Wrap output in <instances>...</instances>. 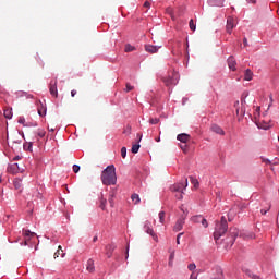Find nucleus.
Returning a JSON list of instances; mask_svg holds the SVG:
<instances>
[{
	"mask_svg": "<svg viewBox=\"0 0 279 279\" xmlns=\"http://www.w3.org/2000/svg\"><path fill=\"white\" fill-rule=\"evenodd\" d=\"M76 95H77V90L73 89V90L71 92V97H75Z\"/></svg>",
	"mask_w": 279,
	"mask_h": 279,
	"instance_id": "49530a36",
	"label": "nucleus"
},
{
	"mask_svg": "<svg viewBox=\"0 0 279 279\" xmlns=\"http://www.w3.org/2000/svg\"><path fill=\"white\" fill-rule=\"evenodd\" d=\"M134 49H135L134 46L128 44V45H125L124 51L126 53H130V51H134Z\"/></svg>",
	"mask_w": 279,
	"mask_h": 279,
	"instance_id": "c85d7f7f",
	"label": "nucleus"
},
{
	"mask_svg": "<svg viewBox=\"0 0 279 279\" xmlns=\"http://www.w3.org/2000/svg\"><path fill=\"white\" fill-rule=\"evenodd\" d=\"M131 199H132V202H134L135 204H140V203H141V196H138V194H133V195H131Z\"/></svg>",
	"mask_w": 279,
	"mask_h": 279,
	"instance_id": "b1692460",
	"label": "nucleus"
},
{
	"mask_svg": "<svg viewBox=\"0 0 279 279\" xmlns=\"http://www.w3.org/2000/svg\"><path fill=\"white\" fill-rule=\"evenodd\" d=\"M177 138L180 141V143H189V141H191V135L181 133L177 136Z\"/></svg>",
	"mask_w": 279,
	"mask_h": 279,
	"instance_id": "ddd939ff",
	"label": "nucleus"
},
{
	"mask_svg": "<svg viewBox=\"0 0 279 279\" xmlns=\"http://www.w3.org/2000/svg\"><path fill=\"white\" fill-rule=\"evenodd\" d=\"M149 123L151 125H157V123H160V119H158V118H150L149 119Z\"/></svg>",
	"mask_w": 279,
	"mask_h": 279,
	"instance_id": "c756f323",
	"label": "nucleus"
},
{
	"mask_svg": "<svg viewBox=\"0 0 279 279\" xmlns=\"http://www.w3.org/2000/svg\"><path fill=\"white\" fill-rule=\"evenodd\" d=\"M86 269H87V271H89V274H93V271H95V260L88 259Z\"/></svg>",
	"mask_w": 279,
	"mask_h": 279,
	"instance_id": "f3484780",
	"label": "nucleus"
},
{
	"mask_svg": "<svg viewBox=\"0 0 279 279\" xmlns=\"http://www.w3.org/2000/svg\"><path fill=\"white\" fill-rule=\"evenodd\" d=\"M29 147H32V143H29Z\"/></svg>",
	"mask_w": 279,
	"mask_h": 279,
	"instance_id": "69168bd1",
	"label": "nucleus"
},
{
	"mask_svg": "<svg viewBox=\"0 0 279 279\" xmlns=\"http://www.w3.org/2000/svg\"><path fill=\"white\" fill-rule=\"evenodd\" d=\"M182 236H184V232H181L177 235V245H180V239H182Z\"/></svg>",
	"mask_w": 279,
	"mask_h": 279,
	"instance_id": "37998d69",
	"label": "nucleus"
},
{
	"mask_svg": "<svg viewBox=\"0 0 279 279\" xmlns=\"http://www.w3.org/2000/svg\"><path fill=\"white\" fill-rule=\"evenodd\" d=\"M45 134H46L45 130H38L37 131V135L39 136V138L45 137Z\"/></svg>",
	"mask_w": 279,
	"mask_h": 279,
	"instance_id": "79ce46f5",
	"label": "nucleus"
},
{
	"mask_svg": "<svg viewBox=\"0 0 279 279\" xmlns=\"http://www.w3.org/2000/svg\"><path fill=\"white\" fill-rule=\"evenodd\" d=\"M38 114H39V117H45V114H47V109L46 108H38Z\"/></svg>",
	"mask_w": 279,
	"mask_h": 279,
	"instance_id": "2f4dec72",
	"label": "nucleus"
},
{
	"mask_svg": "<svg viewBox=\"0 0 279 279\" xmlns=\"http://www.w3.org/2000/svg\"><path fill=\"white\" fill-rule=\"evenodd\" d=\"M167 86H175L178 84V74H173V77H170L166 81Z\"/></svg>",
	"mask_w": 279,
	"mask_h": 279,
	"instance_id": "2eb2a0df",
	"label": "nucleus"
},
{
	"mask_svg": "<svg viewBox=\"0 0 279 279\" xmlns=\"http://www.w3.org/2000/svg\"><path fill=\"white\" fill-rule=\"evenodd\" d=\"M138 149H141V145L135 144L132 146L131 151H132V154H138Z\"/></svg>",
	"mask_w": 279,
	"mask_h": 279,
	"instance_id": "cd10ccee",
	"label": "nucleus"
},
{
	"mask_svg": "<svg viewBox=\"0 0 279 279\" xmlns=\"http://www.w3.org/2000/svg\"><path fill=\"white\" fill-rule=\"evenodd\" d=\"M227 62L231 71H236V60L234 59V57H229Z\"/></svg>",
	"mask_w": 279,
	"mask_h": 279,
	"instance_id": "f8f14e48",
	"label": "nucleus"
},
{
	"mask_svg": "<svg viewBox=\"0 0 279 279\" xmlns=\"http://www.w3.org/2000/svg\"><path fill=\"white\" fill-rule=\"evenodd\" d=\"M73 172L74 173H80V166L78 165L73 166Z\"/></svg>",
	"mask_w": 279,
	"mask_h": 279,
	"instance_id": "c03bdc74",
	"label": "nucleus"
},
{
	"mask_svg": "<svg viewBox=\"0 0 279 279\" xmlns=\"http://www.w3.org/2000/svg\"><path fill=\"white\" fill-rule=\"evenodd\" d=\"M20 245L23 246V245H29V244H28L27 240H25L24 242H21Z\"/></svg>",
	"mask_w": 279,
	"mask_h": 279,
	"instance_id": "8fccbe9b",
	"label": "nucleus"
},
{
	"mask_svg": "<svg viewBox=\"0 0 279 279\" xmlns=\"http://www.w3.org/2000/svg\"><path fill=\"white\" fill-rule=\"evenodd\" d=\"M201 223H202V226H204L205 228H208V220H206V218H204V216H203V218L201 219Z\"/></svg>",
	"mask_w": 279,
	"mask_h": 279,
	"instance_id": "58836bf2",
	"label": "nucleus"
},
{
	"mask_svg": "<svg viewBox=\"0 0 279 279\" xmlns=\"http://www.w3.org/2000/svg\"><path fill=\"white\" fill-rule=\"evenodd\" d=\"M97 239H98L97 236L93 238L94 243L97 242Z\"/></svg>",
	"mask_w": 279,
	"mask_h": 279,
	"instance_id": "13d9d810",
	"label": "nucleus"
},
{
	"mask_svg": "<svg viewBox=\"0 0 279 279\" xmlns=\"http://www.w3.org/2000/svg\"><path fill=\"white\" fill-rule=\"evenodd\" d=\"M258 117H260V107H257L254 112V118L256 121H258Z\"/></svg>",
	"mask_w": 279,
	"mask_h": 279,
	"instance_id": "7c9ffc66",
	"label": "nucleus"
},
{
	"mask_svg": "<svg viewBox=\"0 0 279 279\" xmlns=\"http://www.w3.org/2000/svg\"><path fill=\"white\" fill-rule=\"evenodd\" d=\"M150 5H151V3L147 2V1L144 3V8H149Z\"/></svg>",
	"mask_w": 279,
	"mask_h": 279,
	"instance_id": "3c124183",
	"label": "nucleus"
},
{
	"mask_svg": "<svg viewBox=\"0 0 279 279\" xmlns=\"http://www.w3.org/2000/svg\"><path fill=\"white\" fill-rule=\"evenodd\" d=\"M101 182L105 186H112L117 184V175H101Z\"/></svg>",
	"mask_w": 279,
	"mask_h": 279,
	"instance_id": "39448f33",
	"label": "nucleus"
},
{
	"mask_svg": "<svg viewBox=\"0 0 279 279\" xmlns=\"http://www.w3.org/2000/svg\"><path fill=\"white\" fill-rule=\"evenodd\" d=\"M130 256V245L126 246V258Z\"/></svg>",
	"mask_w": 279,
	"mask_h": 279,
	"instance_id": "09e8293b",
	"label": "nucleus"
},
{
	"mask_svg": "<svg viewBox=\"0 0 279 279\" xmlns=\"http://www.w3.org/2000/svg\"><path fill=\"white\" fill-rule=\"evenodd\" d=\"M143 230L144 232H146V234H149L156 242H158V235L156 234V232H154V227H151V221L146 220L144 222Z\"/></svg>",
	"mask_w": 279,
	"mask_h": 279,
	"instance_id": "f03ea898",
	"label": "nucleus"
},
{
	"mask_svg": "<svg viewBox=\"0 0 279 279\" xmlns=\"http://www.w3.org/2000/svg\"><path fill=\"white\" fill-rule=\"evenodd\" d=\"M64 258V256H66V253H64V251L62 250V246L58 247V251L54 253V258Z\"/></svg>",
	"mask_w": 279,
	"mask_h": 279,
	"instance_id": "6ab92c4d",
	"label": "nucleus"
},
{
	"mask_svg": "<svg viewBox=\"0 0 279 279\" xmlns=\"http://www.w3.org/2000/svg\"><path fill=\"white\" fill-rule=\"evenodd\" d=\"M265 162L269 163V160H268V159H266V160H265Z\"/></svg>",
	"mask_w": 279,
	"mask_h": 279,
	"instance_id": "0e129e2a",
	"label": "nucleus"
},
{
	"mask_svg": "<svg viewBox=\"0 0 279 279\" xmlns=\"http://www.w3.org/2000/svg\"><path fill=\"white\" fill-rule=\"evenodd\" d=\"M189 186V179H185L183 183H175L170 186L172 193H184V190Z\"/></svg>",
	"mask_w": 279,
	"mask_h": 279,
	"instance_id": "7ed1b4c3",
	"label": "nucleus"
},
{
	"mask_svg": "<svg viewBox=\"0 0 279 279\" xmlns=\"http://www.w3.org/2000/svg\"><path fill=\"white\" fill-rule=\"evenodd\" d=\"M109 203L112 204V198H109Z\"/></svg>",
	"mask_w": 279,
	"mask_h": 279,
	"instance_id": "680f3d73",
	"label": "nucleus"
},
{
	"mask_svg": "<svg viewBox=\"0 0 279 279\" xmlns=\"http://www.w3.org/2000/svg\"><path fill=\"white\" fill-rule=\"evenodd\" d=\"M183 198V196H182V194H180L179 196H178V199H182Z\"/></svg>",
	"mask_w": 279,
	"mask_h": 279,
	"instance_id": "bf43d9fd",
	"label": "nucleus"
},
{
	"mask_svg": "<svg viewBox=\"0 0 279 279\" xmlns=\"http://www.w3.org/2000/svg\"><path fill=\"white\" fill-rule=\"evenodd\" d=\"M269 210H271V203L268 204L267 209H262L260 213H262V215H267V213H269Z\"/></svg>",
	"mask_w": 279,
	"mask_h": 279,
	"instance_id": "c9c22d12",
	"label": "nucleus"
},
{
	"mask_svg": "<svg viewBox=\"0 0 279 279\" xmlns=\"http://www.w3.org/2000/svg\"><path fill=\"white\" fill-rule=\"evenodd\" d=\"M8 173H12L13 175H16L19 173V165L13 163L8 168Z\"/></svg>",
	"mask_w": 279,
	"mask_h": 279,
	"instance_id": "dca6fc26",
	"label": "nucleus"
},
{
	"mask_svg": "<svg viewBox=\"0 0 279 279\" xmlns=\"http://www.w3.org/2000/svg\"><path fill=\"white\" fill-rule=\"evenodd\" d=\"M187 269L190 271H195V269H197V266L195 265V263H192V264H189Z\"/></svg>",
	"mask_w": 279,
	"mask_h": 279,
	"instance_id": "72a5a7b5",
	"label": "nucleus"
},
{
	"mask_svg": "<svg viewBox=\"0 0 279 279\" xmlns=\"http://www.w3.org/2000/svg\"><path fill=\"white\" fill-rule=\"evenodd\" d=\"M191 178V182L194 185V189H199V181H197V179H195V177H190Z\"/></svg>",
	"mask_w": 279,
	"mask_h": 279,
	"instance_id": "393cba45",
	"label": "nucleus"
},
{
	"mask_svg": "<svg viewBox=\"0 0 279 279\" xmlns=\"http://www.w3.org/2000/svg\"><path fill=\"white\" fill-rule=\"evenodd\" d=\"M228 232V220L226 219V216H222L220 218V221L216 222L215 231H214V239L215 241H219L223 234Z\"/></svg>",
	"mask_w": 279,
	"mask_h": 279,
	"instance_id": "f257e3e1",
	"label": "nucleus"
},
{
	"mask_svg": "<svg viewBox=\"0 0 279 279\" xmlns=\"http://www.w3.org/2000/svg\"><path fill=\"white\" fill-rule=\"evenodd\" d=\"M4 117H5V119H12V109L11 108L4 109Z\"/></svg>",
	"mask_w": 279,
	"mask_h": 279,
	"instance_id": "5701e85b",
	"label": "nucleus"
},
{
	"mask_svg": "<svg viewBox=\"0 0 279 279\" xmlns=\"http://www.w3.org/2000/svg\"><path fill=\"white\" fill-rule=\"evenodd\" d=\"M190 279H197V277L193 278V276H191V278H190Z\"/></svg>",
	"mask_w": 279,
	"mask_h": 279,
	"instance_id": "e2e57ef3",
	"label": "nucleus"
},
{
	"mask_svg": "<svg viewBox=\"0 0 279 279\" xmlns=\"http://www.w3.org/2000/svg\"><path fill=\"white\" fill-rule=\"evenodd\" d=\"M215 1H218L219 3H221V0H209V3H215Z\"/></svg>",
	"mask_w": 279,
	"mask_h": 279,
	"instance_id": "864d4df0",
	"label": "nucleus"
},
{
	"mask_svg": "<svg viewBox=\"0 0 279 279\" xmlns=\"http://www.w3.org/2000/svg\"><path fill=\"white\" fill-rule=\"evenodd\" d=\"M189 25H190V29H191L192 32H195L196 25H195V22H194L193 20H190Z\"/></svg>",
	"mask_w": 279,
	"mask_h": 279,
	"instance_id": "473e14b6",
	"label": "nucleus"
},
{
	"mask_svg": "<svg viewBox=\"0 0 279 279\" xmlns=\"http://www.w3.org/2000/svg\"><path fill=\"white\" fill-rule=\"evenodd\" d=\"M236 27V20L234 17L229 16L227 19V32L228 34H232V29Z\"/></svg>",
	"mask_w": 279,
	"mask_h": 279,
	"instance_id": "0eeeda50",
	"label": "nucleus"
},
{
	"mask_svg": "<svg viewBox=\"0 0 279 279\" xmlns=\"http://www.w3.org/2000/svg\"><path fill=\"white\" fill-rule=\"evenodd\" d=\"M210 279H223V270L219 268L217 270V275L215 277H211Z\"/></svg>",
	"mask_w": 279,
	"mask_h": 279,
	"instance_id": "412c9836",
	"label": "nucleus"
},
{
	"mask_svg": "<svg viewBox=\"0 0 279 279\" xmlns=\"http://www.w3.org/2000/svg\"><path fill=\"white\" fill-rule=\"evenodd\" d=\"M184 223H186V216L182 215L178 218L177 222L173 226V232H180L184 228Z\"/></svg>",
	"mask_w": 279,
	"mask_h": 279,
	"instance_id": "20e7f679",
	"label": "nucleus"
},
{
	"mask_svg": "<svg viewBox=\"0 0 279 279\" xmlns=\"http://www.w3.org/2000/svg\"><path fill=\"white\" fill-rule=\"evenodd\" d=\"M217 5H221V3H218Z\"/></svg>",
	"mask_w": 279,
	"mask_h": 279,
	"instance_id": "338daca9",
	"label": "nucleus"
},
{
	"mask_svg": "<svg viewBox=\"0 0 279 279\" xmlns=\"http://www.w3.org/2000/svg\"><path fill=\"white\" fill-rule=\"evenodd\" d=\"M49 93L58 99V80L51 81L49 84Z\"/></svg>",
	"mask_w": 279,
	"mask_h": 279,
	"instance_id": "423d86ee",
	"label": "nucleus"
},
{
	"mask_svg": "<svg viewBox=\"0 0 279 279\" xmlns=\"http://www.w3.org/2000/svg\"><path fill=\"white\" fill-rule=\"evenodd\" d=\"M0 182H3V177L0 175Z\"/></svg>",
	"mask_w": 279,
	"mask_h": 279,
	"instance_id": "052dcab7",
	"label": "nucleus"
},
{
	"mask_svg": "<svg viewBox=\"0 0 279 279\" xmlns=\"http://www.w3.org/2000/svg\"><path fill=\"white\" fill-rule=\"evenodd\" d=\"M210 130L215 134H219V136H226V131H223V129L218 124H211Z\"/></svg>",
	"mask_w": 279,
	"mask_h": 279,
	"instance_id": "6e6552de",
	"label": "nucleus"
},
{
	"mask_svg": "<svg viewBox=\"0 0 279 279\" xmlns=\"http://www.w3.org/2000/svg\"><path fill=\"white\" fill-rule=\"evenodd\" d=\"M269 99H270V104H274V96H269Z\"/></svg>",
	"mask_w": 279,
	"mask_h": 279,
	"instance_id": "6e6d98bb",
	"label": "nucleus"
},
{
	"mask_svg": "<svg viewBox=\"0 0 279 279\" xmlns=\"http://www.w3.org/2000/svg\"><path fill=\"white\" fill-rule=\"evenodd\" d=\"M102 175H117V168H114V165L108 166L104 171Z\"/></svg>",
	"mask_w": 279,
	"mask_h": 279,
	"instance_id": "1a4fd4ad",
	"label": "nucleus"
},
{
	"mask_svg": "<svg viewBox=\"0 0 279 279\" xmlns=\"http://www.w3.org/2000/svg\"><path fill=\"white\" fill-rule=\"evenodd\" d=\"M124 90L125 93H130V90H134V86L130 85V83H126V88Z\"/></svg>",
	"mask_w": 279,
	"mask_h": 279,
	"instance_id": "a19ab883",
	"label": "nucleus"
},
{
	"mask_svg": "<svg viewBox=\"0 0 279 279\" xmlns=\"http://www.w3.org/2000/svg\"><path fill=\"white\" fill-rule=\"evenodd\" d=\"M106 204H108V201L104 197L100 198V208L101 210H106Z\"/></svg>",
	"mask_w": 279,
	"mask_h": 279,
	"instance_id": "a878e982",
	"label": "nucleus"
},
{
	"mask_svg": "<svg viewBox=\"0 0 279 279\" xmlns=\"http://www.w3.org/2000/svg\"><path fill=\"white\" fill-rule=\"evenodd\" d=\"M202 218H203L202 215L193 216L192 221L193 223H202Z\"/></svg>",
	"mask_w": 279,
	"mask_h": 279,
	"instance_id": "4be33fe9",
	"label": "nucleus"
},
{
	"mask_svg": "<svg viewBox=\"0 0 279 279\" xmlns=\"http://www.w3.org/2000/svg\"><path fill=\"white\" fill-rule=\"evenodd\" d=\"M231 234H232L231 244L234 245V241L236 240V236H239V231L236 229H234V231L231 232Z\"/></svg>",
	"mask_w": 279,
	"mask_h": 279,
	"instance_id": "bb28decb",
	"label": "nucleus"
},
{
	"mask_svg": "<svg viewBox=\"0 0 279 279\" xmlns=\"http://www.w3.org/2000/svg\"><path fill=\"white\" fill-rule=\"evenodd\" d=\"M17 123H21L22 125H25V118H20Z\"/></svg>",
	"mask_w": 279,
	"mask_h": 279,
	"instance_id": "a18cd8bd",
	"label": "nucleus"
},
{
	"mask_svg": "<svg viewBox=\"0 0 279 279\" xmlns=\"http://www.w3.org/2000/svg\"><path fill=\"white\" fill-rule=\"evenodd\" d=\"M246 276H248V278H252V279H260V276L252 272V270H246Z\"/></svg>",
	"mask_w": 279,
	"mask_h": 279,
	"instance_id": "aec40b11",
	"label": "nucleus"
},
{
	"mask_svg": "<svg viewBox=\"0 0 279 279\" xmlns=\"http://www.w3.org/2000/svg\"><path fill=\"white\" fill-rule=\"evenodd\" d=\"M23 234H24V236H34V234H36V233H32V231H29V230H23Z\"/></svg>",
	"mask_w": 279,
	"mask_h": 279,
	"instance_id": "e433bc0d",
	"label": "nucleus"
},
{
	"mask_svg": "<svg viewBox=\"0 0 279 279\" xmlns=\"http://www.w3.org/2000/svg\"><path fill=\"white\" fill-rule=\"evenodd\" d=\"M159 222L165 223V211H159Z\"/></svg>",
	"mask_w": 279,
	"mask_h": 279,
	"instance_id": "f704fd0d",
	"label": "nucleus"
},
{
	"mask_svg": "<svg viewBox=\"0 0 279 279\" xmlns=\"http://www.w3.org/2000/svg\"><path fill=\"white\" fill-rule=\"evenodd\" d=\"M114 250H117V245L114 244H109L106 246V251H107V257L108 258H112V253L114 252Z\"/></svg>",
	"mask_w": 279,
	"mask_h": 279,
	"instance_id": "4468645a",
	"label": "nucleus"
},
{
	"mask_svg": "<svg viewBox=\"0 0 279 279\" xmlns=\"http://www.w3.org/2000/svg\"><path fill=\"white\" fill-rule=\"evenodd\" d=\"M121 156H122V158H125L128 156V148H125V147L121 148Z\"/></svg>",
	"mask_w": 279,
	"mask_h": 279,
	"instance_id": "4c0bfd02",
	"label": "nucleus"
},
{
	"mask_svg": "<svg viewBox=\"0 0 279 279\" xmlns=\"http://www.w3.org/2000/svg\"><path fill=\"white\" fill-rule=\"evenodd\" d=\"M252 77H254V73L252 72V70L250 69L245 70L244 80L246 82H252Z\"/></svg>",
	"mask_w": 279,
	"mask_h": 279,
	"instance_id": "a211bd4d",
	"label": "nucleus"
},
{
	"mask_svg": "<svg viewBox=\"0 0 279 279\" xmlns=\"http://www.w3.org/2000/svg\"><path fill=\"white\" fill-rule=\"evenodd\" d=\"M144 49L147 53H158L160 46H154L148 44L144 46Z\"/></svg>",
	"mask_w": 279,
	"mask_h": 279,
	"instance_id": "9d476101",
	"label": "nucleus"
},
{
	"mask_svg": "<svg viewBox=\"0 0 279 279\" xmlns=\"http://www.w3.org/2000/svg\"><path fill=\"white\" fill-rule=\"evenodd\" d=\"M29 247L32 248L33 246H32V245H29Z\"/></svg>",
	"mask_w": 279,
	"mask_h": 279,
	"instance_id": "774afa93",
	"label": "nucleus"
},
{
	"mask_svg": "<svg viewBox=\"0 0 279 279\" xmlns=\"http://www.w3.org/2000/svg\"><path fill=\"white\" fill-rule=\"evenodd\" d=\"M243 45H244V47H247V38L246 37L243 38Z\"/></svg>",
	"mask_w": 279,
	"mask_h": 279,
	"instance_id": "de8ad7c7",
	"label": "nucleus"
},
{
	"mask_svg": "<svg viewBox=\"0 0 279 279\" xmlns=\"http://www.w3.org/2000/svg\"><path fill=\"white\" fill-rule=\"evenodd\" d=\"M123 134H128V135L132 134V126H126L123 131Z\"/></svg>",
	"mask_w": 279,
	"mask_h": 279,
	"instance_id": "ea45409f",
	"label": "nucleus"
},
{
	"mask_svg": "<svg viewBox=\"0 0 279 279\" xmlns=\"http://www.w3.org/2000/svg\"><path fill=\"white\" fill-rule=\"evenodd\" d=\"M13 185H14V189H16V191H23V178L16 177L13 180Z\"/></svg>",
	"mask_w": 279,
	"mask_h": 279,
	"instance_id": "9b49d317",
	"label": "nucleus"
},
{
	"mask_svg": "<svg viewBox=\"0 0 279 279\" xmlns=\"http://www.w3.org/2000/svg\"><path fill=\"white\" fill-rule=\"evenodd\" d=\"M49 132H54L53 128H48Z\"/></svg>",
	"mask_w": 279,
	"mask_h": 279,
	"instance_id": "4d7b16f0",
	"label": "nucleus"
},
{
	"mask_svg": "<svg viewBox=\"0 0 279 279\" xmlns=\"http://www.w3.org/2000/svg\"><path fill=\"white\" fill-rule=\"evenodd\" d=\"M173 258H175V253L170 254V260H173Z\"/></svg>",
	"mask_w": 279,
	"mask_h": 279,
	"instance_id": "603ef678",
	"label": "nucleus"
},
{
	"mask_svg": "<svg viewBox=\"0 0 279 279\" xmlns=\"http://www.w3.org/2000/svg\"><path fill=\"white\" fill-rule=\"evenodd\" d=\"M247 3H256V0H246Z\"/></svg>",
	"mask_w": 279,
	"mask_h": 279,
	"instance_id": "5fc2aeb1",
	"label": "nucleus"
}]
</instances>
